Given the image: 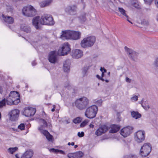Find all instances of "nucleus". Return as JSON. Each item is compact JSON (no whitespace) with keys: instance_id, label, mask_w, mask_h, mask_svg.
Instances as JSON below:
<instances>
[{"instance_id":"f257e3e1","label":"nucleus","mask_w":158,"mask_h":158,"mask_svg":"<svg viewBox=\"0 0 158 158\" xmlns=\"http://www.w3.org/2000/svg\"><path fill=\"white\" fill-rule=\"evenodd\" d=\"M40 122L42 125L38 128V130L43 134L46 137L48 141H51L53 139V136L51 135L48 131L46 130H43V129L45 127H48L50 125V123H47L44 119H41L40 120Z\"/></svg>"},{"instance_id":"f03ea898","label":"nucleus","mask_w":158,"mask_h":158,"mask_svg":"<svg viewBox=\"0 0 158 158\" xmlns=\"http://www.w3.org/2000/svg\"><path fill=\"white\" fill-rule=\"evenodd\" d=\"M89 100L87 98L83 97L77 99L74 102V104L77 109L80 110H83L89 106Z\"/></svg>"},{"instance_id":"7ed1b4c3","label":"nucleus","mask_w":158,"mask_h":158,"mask_svg":"<svg viewBox=\"0 0 158 158\" xmlns=\"http://www.w3.org/2000/svg\"><path fill=\"white\" fill-rule=\"evenodd\" d=\"M20 95L17 91L11 92L6 98L7 104L8 105H17L20 102Z\"/></svg>"},{"instance_id":"20e7f679","label":"nucleus","mask_w":158,"mask_h":158,"mask_svg":"<svg viewBox=\"0 0 158 158\" xmlns=\"http://www.w3.org/2000/svg\"><path fill=\"white\" fill-rule=\"evenodd\" d=\"M40 23L42 25L52 26L55 24L53 18L50 14H44L40 19Z\"/></svg>"},{"instance_id":"39448f33","label":"nucleus","mask_w":158,"mask_h":158,"mask_svg":"<svg viewBox=\"0 0 158 158\" xmlns=\"http://www.w3.org/2000/svg\"><path fill=\"white\" fill-rule=\"evenodd\" d=\"M98 111V107L96 105H92L86 108L85 115L88 118H93L96 116Z\"/></svg>"},{"instance_id":"423d86ee","label":"nucleus","mask_w":158,"mask_h":158,"mask_svg":"<svg viewBox=\"0 0 158 158\" xmlns=\"http://www.w3.org/2000/svg\"><path fill=\"white\" fill-rule=\"evenodd\" d=\"M96 41L95 36H91L85 37L81 41V45L83 48L90 47L93 46Z\"/></svg>"},{"instance_id":"0eeeda50","label":"nucleus","mask_w":158,"mask_h":158,"mask_svg":"<svg viewBox=\"0 0 158 158\" xmlns=\"http://www.w3.org/2000/svg\"><path fill=\"white\" fill-rule=\"evenodd\" d=\"M152 150L151 145L149 143H146L143 144L140 149V155L143 157L148 156Z\"/></svg>"},{"instance_id":"6e6552de","label":"nucleus","mask_w":158,"mask_h":158,"mask_svg":"<svg viewBox=\"0 0 158 158\" xmlns=\"http://www.w3.org/2000/svg\"><path fill=\"white\" fill-rule=\"evenodd\" d=\"M23 15L27 17H32L36 14V10L31 6L24 7L22 9Z\"/></svg>"},{"instance_id":"1a4fd4ad","label":"nucleus","mask_w":158,"mask_h":158,"mask_svg":"<svg viewBox=\"0 0 158 158\" xmlns=\"http://www.w3.org/2000/svg\"><path fill=\"white\" fill-rule=\"evenodd\" d=\"M145 132L144 131H139L135 135L134 139L137 143L142 142L145 139Z\"/></svg>"},{"instance_id":"9d476101","label":"nucleus","mask_w":158,"mask_h":158,"mask_svg":"<svg viewBox=\"0 0 158 158\" xmlns=\"http://www.w3.org/2000/svg\"><path fill=\"white\" fill-rule=\"evenodd\" d=\"M19 114V111L18 109H14L11 110L9 112L8 114L9 119L13 121L17 120Z\"/></svg>"},{"instance_id":"9b49d317","label":"nucleus","mask_w":158,"mask_h":158,"mask_svg":"<svg viewBox=\"0 0 158 158\" xmlns=\"http://www.w3.org/2000/svg\"><path fill=\"white\" fill-rule=\"evenodd\" d=\"M133 127L130 126H128L122 129L120 131L121 135L124 137H127L130 135L132 133Z\"/></svg>"},{"instance_id":"f8f14e48","label":"nucleus","mask_w":158,"mask_h":158,"mask_svg":"<svg viewBox=\"0 0 158 158\" xmlns=\"http://www.w3.org/2000/svg\"><path fill=\"white\" fill-rule=\"evenodd\" d=\"M70 50V45L68 43H65L62 48L59 50V52H60L61 55L64 56L67 55Z\"/></svg>"},{"instance_id":"ddd939ff","label":"nucleus","mask_w":158,"mask_h":158,"mask_svg":"<svg viewBox=\"0 0 158 158\" xmlns=\"http://www.w3.org/2000/svg\"><path fill=\"white\" fill-rule=\"evenodd\" d=\"M72 31L65 30L62 31L60 38L64 40L71 39Z\"/></svg>"},{"instance_id":"4468645a","label":"nucleus","mask_w":158,"mask_h":158,"mask_svg":"<svg viewBox=\"0 0 158 158\" xmlns=\"http://www.w3.org/2000/svg\"><path fill=\"white\" fill-rule=\"evenodd\" d=\"M36 109L35 108L28 107L26 108L24 114L26 117H29L33 116L35 113Z\"/></svg>"},{"instance_id":"2eb2a0df","label":"nucleus","mask_w":158,"mask_h":158,"mask_svg":"<svg viewBox=\"0 0 158 158\" xmlns=\"http://www.w3.org/2000/svg\"><path fill=\"white\" fill-rule=\"evenodd\" d=\"M77 10V7L75 5L68 6L65 9L66 12L68 14L73 15L76 14Z\"/></svg>"},{"instance_id":"dca6fc26","label":"nucleus","mask_w":158,"mask_h":158,"mask_svg":"<svg viewBox=\"0 0 158 158\" xmlns=\"http://www.w3.org/2000/svg\"><path fill=\"white\" fill-rule=\"evenodd\" d=\"M83 55V53L82 51L78 49L73 50L71 53V56L73 58L75 59L80 58Z\"/></svg>"},{"instance_id":"f3484780","label":"nucleus","mask_w":158,"mask_h":158,"mask_svg":"<svg viewBox=\"0 0 158 158\" xmlns=\"http://www.w3.org/2000/svg\"><path fill=\"white\" fill-rule=\"evenodd\" d=\"M40 19L39 16H36L33 18L32 20L33 25L37 29H40L41 25H42L40 23Z\"/></svg>"},{"instance_id":"a211bd4d","label":"nucleus","mask_w":158,"mask_h":158,"mask_svg":"<svg viewBox=\"0 0 158 158\" xmlns=\"http://www.w3.org/2000/svg\"><path fill=\"white\" fill-rule=\"evenodd\" d=\"M124 49L129 54L128 56L130 57L132 60H134V59L137 56L138 53L127 46L124 47Z\"/></svg>"},{"instance_id":"6ab92c4d","label":"nucleus","mask_w":158,"mask_h":158,"mask_svg":"<svg viewBox=\"0 0 158 158\" xmlns=\"http://www.w3.org/2000/svg\"><path fill=\"white\" fill-rule=\"evenodd\" d=\"M48 60L49 61L52 63H55L57 60V56L55 51H52L48 54Z\"/></svg>"},{"instance_id":"aec40b11","label":"nucleus","mask_w":158,"mask_h":158,"mask_svg":"<svg viewBox=\"0 0 158 158\" xmlns=\"http://www.w3.org/2000/svg\"><path fill=\"white\" fill-rule=\"evenodd\" d=\"M108 130V128L106 125H102L96 131L95 134L97 136L100 135L105 133Z\"/></svg>"},{"instance_id":"412c9836","label":"nucleus","mask_w":158,"mask_h":158,"mask_svg":"<svg viewBox=\"0 0 158 158\" xmlns=\"http://www.w3.org/2000/svg\"><path fill=\"white\" fill-rule=\"evenodd\" d=\"M82 156L83 153L81 152L70 153L68 155V156L69 158H81Z\"/></svg>"},{"instance_id":"4be33fe9","label":"nucleus","mask_w":158,"mask_h":158,"mask_svg":"<svg viewBox=\"0 0 158 158\" xmlns=\"http://www.w3.org/2000/svg\"><path fill=\"white\" fill-rule=\"evenodd\" d=\"M72 32L71 39L76 40L80 38L81 33L80 32L74 31H72Z\"/></svg>"},{"instance_id":"5701e85b","label":"nucleus","mask_w":158,"mask_h":158,"mask_svg":"<svg viewBox=\"0 0 158 158\" xmlns=\"http://www.w3.org/2000/svg\"><path fill=\"white\" fill-rule=\"evenodd\" d=\"M70 61L69 59L66 60L64 62L63 69L65 72H69L70 69Z\"/></svg>"},{"instance_id":"b1692460","label":"nucleus","mask_w":158,"mask_h":158,"mask_svg":"<svg viewBox=\"0 0 158 158\" xmlns=\"http://www.w3.org/2000/svg\"><path fill=\"white\" fill-rule=\"evenodd\" d=\"M2 16L3 20L6 23L9 24L13 23L14 22L13 18L9 16H5L3 14H2Z\"/></svg>"},{"instance_id":"393cba45","label":"nucleus","mask_w":158,"mask_h":158,"mask_svg":"<svg viewBox=\"0 0 158 158\" xmlns=\"http://www.w3.org/2000/svg\"><path fill=\"white\" fill-rule=\"evenodd\" d=\"M33 156L32 151L29 150L26 151L21 156V158H31Z\"/></svg>"},{"instance_id":"a878e982","label":"nucleus","mask_w":158,"mask_h":158,"mask_svg":"<svg viewBox=\"0 0 158 158\" xmlns=\"http://www.w3.org/2000/svg\"><path fill=\"white\" fill-rule=\"evenodd\" d=\"M53 0H45L41 2L40 3V5L41 7H44L50 5Z\"/></svg>"},{"instance_id":"bb28decb","label":"nucleus","mask_w":158,"mask_h":158,"mask_svg":"<svg viewBox=\"0 0 158 158\" xmlns=\"http://www.w3.org/2000/svg\"><path fill=\"white\" fill-rule=\"evenodd\" d=\"M111 129L110 132L111 133H114L119 130L120 129V127L118 125L113 124L111 126Z\"/></svg>"},{"instance_id":"cd10ccee","label":"nucleus","mask_w":158,"mask_h":158,"mask_svg":"<svg viewBox=\"0 0 158 158\" xmlns=\"http://www.w3.org/2000/svg\"><path fill=\"white\" fill-rule=\"evenodd\" d=\"M140 104H141L142 106L145 110H148L150 108L148 101H144L143 99H142Z\"/></svg>"},{"instance_id":"c85d7f7f","label":"nucleus","mask_w":158,"mask_h":158,"mask_svg":"<svg viewBox=\"0 0 158 158\" xmlns=\"http://www.w3.org/2000/svg\"><path fill=\"white\" fill-rule=\"evenodd\" d=\"M22 31L27 33H30L31 31V28L30 27L27 25H21L20 27Z\"/></svg>"},{"instance_id":"c756f323","label":"nucleus","mask_w":158,"mask_h":158,"mask_svg":"<svg viewBox=\"0 0 158 158\" xmlns=\"http://www.w3.org/2000/svg\"><path fill=\"white\" fill-rule=\"evenodd\" d=\"M132 117L136 119L140 118L141 115L137 111H133L131 113Z\"/></svg>"},{"instance_id":"7c9ffc66","label":"nucleus","mask_w":158,"mask_h":158,"mask_svg":"<svg viewBox=\"0 0 158 158\" xmlns=\"http://www.w3.org/2000/svg\"><path fill=\"white\" fill-rule=\"evenodd\" d=\"M118 10L119 12H120L121 14L126 16V17H128V15L126 13V11L123 8L121 7H118Z\"/></svg>"},{"instance_id":"2f4dec72","label":"nucleus","mask_w":158,"mask_h":158,"mask_svg":"<svg viewBox=\"0 0 158 158\" xmlns=\"http://www.w3.org/2000/svg\"><path fill=\"white\" fill-rule=\"evenodd\" d=\"M80 21L81 23L84 22L86 20L85 14L83 13L79 17Z\"/></svg>"},{"instance_id":"473e14b6","label":"nucleus","mask_w":158,"mask_h":158,"mask_svg":"<svg viewBox=\"0 0 158 158\" xmlns=\"http://www.w3.org/2000/svg\"><path fill=\"white\" fill-rule=\"evenodd\" d=\"M18 149V148L17 147H14V148H9L8 150L9 152L10 153L12 154L15 152Z\"/></svg>"},{"instance_id":"72a5a7b5","label":"nucleus","mask_w":158,"mask_h":158,"mask_svg":"<svg viewBox=\"0 0 158 158\" xmlns=\"http://www.w3.org/2000/svg\"><path fill=\"white\" fill-rule=\"evenodd\" d=\"M123 158H137V157L135 154H130L124 156Z\"/></svg>"},{"instance_id":"f704fd0d","label":"nucleus","mask_w":158,"mask_h":158,"mask_svg":"<svg viewBox=\"0 0 158 158\" xmlns=\"http://www.w3.org/2000/svg\"><path fill=\"white\" fill-rule=\"evenodd\" d=\"M81 121V118L80 117H77L74 118L73 120V122L75 123H80Z\"/></svg>"},{"instance_id":"c9c22d12","label":"nucleus","mask_w":158,"mask_h":158,"mask_svg":"<svg viewBox=\"0 0 158 158\" xmlns=\"http://www.w3.org/2000/svg\"><path fill=\"white\" fill-rule=\"evenodd\" d=\"M6 99V100L5 98L2 99V101H0V108H2L3 106L5 105L6 103H7Z\"/></svg>"},{"instance_id":"e433bc0d","label":"nucleus","mask_w":158,"mask_h":158,"mask_svg":"<svg viewBox=\"0 0 158 158\" xmlns=\"http://www.w3.org/2000/svg\"><path fill=\"white\" fill-rule=\"evenodd\" d=\"M89 69V67H86L83 68L82 69V73L83 76H85L87 73L88 70Z\"/></svg>"},{"instance_id":"4c0bfd02","label":"nucleus","mask_w":158,"mask_h":158,"mask_svg":"<svg viewBox=\"0 0 158 158\" xmlns=\"http://www.w3.org/2000/svg\"><path fill=\"white\" fill-rule=\"evenodd\" d=\"M25 126L24 123H21L19 125L18 127V129L22 131L25 129Z\"/></svg>"},{"instance_id":"58836bf2","label":"nucleus","mask_w":158,"mask_h":158,"mask_svg":"<svg viewBox=\"0 0 158 158\" xmlns=\"http://www.w3.org/2000/svg\"><path fill=\"white\" fill-rule=\"evenodd\" d=\"M88 122V120L87 119L85 120L80 124V127H84L85 126Z\"/></svg>"},{"instance_id":"ea45409f","label":"nucleus","mask_w":158,"mask_h":158,"mask_svg":"<svg viewBox=\"0 0 158 158\" xmlns=\"http://www.w3.org/2000/svg\"><path fill=\"white\" fill-rule=\"evenodd\" d=\"M154 65L156 67H158V56L155 59Z\"/></svg>"},{"instance_id":"a19ab883","label":"nucleus","mask_w":158,"mask_h":158,"mask_svg":"<svg viewBox=\"0 0 158 158\" xmlns=\"http://www.w3.org/2000/svg\"><path fill=\"white\" fill-rule=\"evenodd\" d=\"M6 9L8 12H12L13 10V8L10 6H7Z\"/></svg>"},{"instance_id":"79ce46f5","label":"nucleus","mask_w":158,"mask_h":158,"mask_svg":"<svg viewBox=\"0 0 158 158\" xmlns=\"http://www.w3.org/2000/svg\"><path fill=\"white\" fill-rule=\"evenodd\" d=\"M64 87L65 88H68V89H70V85L69 84V82L68 81H67L64 85Z\"/></svg>"},{"instance_id":"37998d69","label":"nucleus","mask_w":158,"mask_h":158,"mask_svg":"<svg viewBox=\"0 0 158 158\" xmlns=\"http://www.w3.org/2000/svg\"><path fill=\"white\" fill-rule=\"evenodd\" d=\"M153 0H144L146 4L150 5Z\"/></svg>"},{"instance_id":"c03bdc74","label":"nucleus","mask_w":158,"mask_h":158,"mask_svg":"<svg viewBox=\"0 0 158 158\" xmlns=\"http://www.w3.org/2000/svg\"><path fill=\"white\" fill-rule=\"evenodd\" d=\"M77 135L80 137H81L84 136V133L82 131L81 133L78 132L77 133Z\"/></svg>"},{"instance_id":"a18cd8bd","label":"nucleus","mask_w":158,"mask_h":158,"mask_svg":"<svg viewBox=\"0 0 158 158\" xmlns=\"http://www.w3.org/2000/svg\"><path fill=\"white\" fill-rule=\"evenodd\" d=\"M102 101L101 100H98L96 101V103L98 106H101L102 103Z\"/></svg>"},{"instance_id":"49530a36","label":"nucleus","mask_w":158,"mask_h":158,"mask_svg":"<svg viewBox=\"0 0 158 158\" xmlns=\"http://www.w3.org/2000/svg\"><path fill=\"white\" fill-rule=\"evenodd\" d=\"M133 6L135 8L138 9L139 8L140 6L138 3L135 2H134L133 4Z\"/></svg>"},{"instance_id":"de8ad7c7","label":"nucleus","mask_w":158,"mask_h":158,"mask_svg":"<svg viewBox=\"0 0 158 158\" xmlns=\"http://www.w3.org/2000/svg\"><path fill=\"white\" fill-rule=\"evenodd\" d=\"M138 97L137 96L135 95L131 98V100H133L134 101H137L138 99Z\"/></svg>"},{"instance_id":"09e8293b","label":"nucleus","mask_w":158,"mask_h":158,"mask_svg":"<svg viewBox=\"0 0 158 158\" xmlns=\"http://www.w3.org/2000/svg\"><path fill=\"white\" fill-rule=\"evenodd\" d=\"M96 76V77L99 79L101 80L102 81H104V79L103 78L101 77L99 75H97Z\"/></svg>"},{"instance_id":"8fccbe9b","label":"nucleus","mask_w":158,"mask_h":158,"mask_svg":"<svg viewBox=\"0 0 158 158\" xmlns=\"http://www.w3.org/2000/svg\"><path fill=\"white\" fill-rule=\"evenodd\" d=\"M100 70L102 72H104V73L106 72V70L104 67H101Z\"/></svg>"},{"instance_id":"3c124183","label":"nucleus","mask_w":158,"mask_h":158,"mask_svg":"<svg viewBox=\"0 0 158 158\" xmlns=\"http://www.w3.org/2000/svg\"><path fill=\"white\" fill-rule=\"evenodd\" d=\"M126 81L128 83H131V80L128 77H126Z\"/></svg>"},{"instance_id":"603ef678","label":"nucleus","mask_w":158,"mask_h":158,"mask_svg":"<svg viewBox=\"0 0 158 158\" xmlns=\"http://www.w3.org/2000/svg\"><path fill=\"white\" fill-rule=\"evenodd\" d=\"M57 149H55L54 148H51L50 149V151L53 152H57Z\"/></svg>"},{"instance_id":"864d4df0","label":"nucleus","mask_w":158,"mask_h":158,"mask_svg":"<svg viewBox=\"0 0 158 158\" xmlns=\"http://www.w3.org/2000/svg\"><path fill=\"white\" fill-rule=\"evenodd\" d=\"M155 4L156 7L158 8V0H155Z\"/></svg>"},{"instance_id":"5fc2aeb1","label":"nucleus","mask_w":158,"mask_h":158,"mask_svg":"<svg viewBox=\"0 0 158 158\" xmlns=\"http://www.w3.org/2000/svg\"><path fill=\"white\" fill-rule=\"evenodd\" d=\"M57 150V152H60V153L62 154H64V152L63 151H62V150H59V149H58Z\"/></svg>"},{"instance_id":"6e6d98bb","label":"nucleus","mask_w":158,"mask_h":158,"mask_svg":"<svg viewBox=\"0 0 158 158\" xmlns=\"http://www.w3.org/2000/svg\"><path fill=\"white\" fill-rule=\"evenodd\" d=\"M31 64L32 66H35L36 64V63L35 61H33Z\"/></svg>"},{"instance_id":"4d7b16f0","label":"nucleus","mask_w":158,"mask_h":158,"mask_svg":"<svg viewBox=\"0 0 158 158\" xmlns=\"http://www.w3.org/2000/svg\"><path fill=\"white\" fill-rule=\"evenodd\" d=\"M127 18V20L130 23H131V24H132V22H131V21H130L129 20V17H128H128H126Z\"/></svg>"},{"instance_id":"13d9d810","label":"nucleus","mask_w":158,"mask_h":158,"mask_svg":"<svg viewBox=\"0 0 158 158\" xmlns=\"http://www.w3.org/2000/svg\"><path fill=\"white\" fill-rule=\"evenodd\" d=\"M2 92V88L0 86V93L1 94Z\"/></svg>"},{"instance_id":"bf43d9fd","label":"nucleus","mask_w":158,"mask_h":158,"mask_svg":"<svg viewBox=\"0 0 158 158\" xmlns=\"http://www.w3.org/2000/svg\"><path fill=\"white\" fill-rule=\"evenodd\" d=\"M89 127H90V128H93L94 127V126L93 125V124H90L89 125Z\"/></svg>"},{"instance_id":"052dcab7","label":"nucleus","mask_w":158,"mask_h":158,"mask_svg":"<svg viewBox=\"0 0 158 158\" xmlns=\"http://www.w3.org/2000/svg\"><path fill=\"white\" fill-rule=\"evenodd\" d=\"M104 76V72H102V75H101V77H103Z\"/></svg>"},{"instance_id":"680f3d73","label":"nucleus","mask_w":158,"mask_h":158,"mask_svg":"<svg viewBox=\"0 0 158 158\" xmlns=\"http://www.w3.org/2000/svg\"><path fill=\"white\" fill-rule=\"evenodd\" d=\"M15 156L16 158H19V157H18V154H15Z\"/></svg>"},{"instance_id":"e2e57ef3","label":"nucleus","mask_w":158,"mask_h":158,"mask_svg":"<svg viewBox=\"0 0 158 158\" xmlns=\"http://www.w3.org/2000/svg\"><path fill=\"white\" fill-rule=\"evenodd\" d=\"M55 110V109L54 108H53L51 110V111H52V112H54Z\"/></svg>"},{"instance_id":"0e129e2a","label":"nucleus","mask_w":158,"mask_h":158,"mask_svg":"<svg viewBox=\"0 0 158 158\" xmlns=\"http://www.w3.org/2000/svg\"><path fill=\"white\" fill-rule=\"evenodd\" d=\"M117 120L118 121H119L120 120V118H119V117H118Z\"/></svg>"},{"instance_id":"69168bd1","label":"nucleus","mask_w":158,"mask_h":158,"mask_svg":"<svg viewBox=\"0 0 158 158\" xmlns=\"http://www.w3.org/2000/svg\"><path fill=\"white\" fill-rule=\"evenodd\" d=\"M71 145L72 146H73L74 145V142H72L71 143Z\"/></svg>"},{"instance_id":"338daca9","label":"nucleus","mask_w":158,"mask_h":158,"mask_svg":"<svg viewBox=\"0 0 158 158\" xmlns=\"http://www.w3.org/2000/svg\"><path fill=\"white\" fill-rule=\"evenodd\" d=\"M156 20L158 21V14L157 15H156Z\"/></svg>"},{"instance_id":"774afa93","label":"nucleus","mask_w":158,"mask_h":158,"mask_svg":"<svg viewBox=\"0 0 158 158\" xmlns=\"http://www.w3.org/2000/svg\"><path fill=\"white\" fill-rule=\"evenodd\" d=\"M78 147V146L77 145H74V148H77Z\"/></svg>"}]
</instances>
